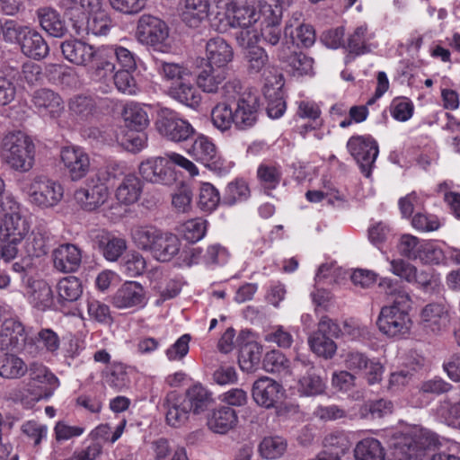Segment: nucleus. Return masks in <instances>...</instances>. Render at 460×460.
<instances>
[{"label":"nucleus","instance_id":"obj_1","mask_svg":"<svg viewBox=\"0 0 460 460\" xmlns=\"http://www.w3.org/2000/svg\"><path fill=\"white\" fill-rule=\"evenodd\" d=\"M379 287L393 297L391 305L381 308L376 321L379 331L390 338H402L407 335L411 327L409 294L396 282L387 278L381 279Z\"/></svg>","mask_w":460,"mask_h":460},{"label":"nucleus","instance_id":"obj_2","mask_svg":"<svg viewBox=\"0 0 460 460\" xmlns=\"http://www.w3.org/2000/svg\"><path fill=\"white\" fill-rule=\"evenodd\" d=\"M270 0H232L226 7L227 23L241 28L237 40L240 45L251 44L259 38L255 26L262 18V7Z\"/></svg>","mask_w":460,"mask_h":460},{"label":"nucleus","instance_id":"obj_3","mask_svg":"<svg viewBox=\"0 0 460 460\" xmlns=\"http://www.w3.org/2000/svg\"><path fill=\"white\" fill-rule=\"evenodd\" d=\"M35 153L32 139L22 131L9 132L0 142L2 163L18 172H28L33 168Z\"/></svg>","mask_w":460,"mask_h":460},{"label":"nucleus","instance_id":"obj_4","mask_svg":"<svg viewBox=\"0 0 460 460\" xmlns=\"http://www.w3.org/2000/svg\"><path fill=\"white\" fill-rule=\"evenodd\" d=\"M28 372L30 376L28 395L23 396L21 402L25 408H31L40 400L51 397L60 382L49 367L39 362L31 363Z\"/></svg>","mask_w":460,"mask_h":460},{"label":"nucleus","instance_id":"obj_5","mask_svg":"<svg viewBox=\"0 0 460 460\" xmlns=\"http://www.w3.org/2000/svg\"><path fill=\"white\" fill-rule=\"evenodd\" d=\"M22 190L31 205L43 209L57 206L64 195L59 182L43 175L34 176L25 181Z\"/></svg>","mask_w":460,"mask_h":460},{"label":"nucleus","instance_id":"obj_6","mask_svg":"<svg viewBox=\"0 0 460 460\" xmlns=\"http://www.w3.org/2000/svg\"><path fill=\"white\" fill-rule=\"evenodd\" d=\"M438 444L436 434L424 429H413L397 437L393 444L396 460H418L426 449Z\"/></svg>","mask_w":460,"mask_h":460},{"label":"nucleus","instance_id":"obj_7","mask_svg":"<svg viewBox=\"0 0 460 460\" xmlns=\"http://www.w3.org/2000/svg\"><path fill=\"white\" fill-rule=\"evenodd\" d=\"M73 31L78 36H106L113 26L110 14L103 9L102 2L96 10L79 13L70 17Z\"/></svg>","mask_w":460,"mask_h":460},{"label":"nucleus","instance_id":"obj_8","mask_svg":"<svg viewBox=\"0 0 460 460\" xmlns=\"http://www.w3.org/2000/svg\"><path fill=\"white\" fill-rule=\"evenodd\" d=\"M136 37L140 43L164 51L165 42L169 37V28L158 17L143 14L137 21Z\"/></svg>","mask_w":460,"mask_h":460},{"label":"nucleus","instance_id":"obj_9","mask_svg":"<svg viewBox=\"0 0 460 460\" xmlns=\"http://www.w3.org/2000/svg\"><path fill=\"white\" fill-rule=\"evenodd\" d=\"M347 149L359 165L361 172L368 178L378 155L377 143L369 137L354 136L348 140Z\"/></svg>","mask_w":460,"mask_h":460},{"label":"nucleus","instance_id":"obj_10","mask_svg":"<svg viewBox=\"0 0 460 460\" xmlns=\"http://www.w3.org/2000/svg\"><path fill=\"white\" fill-rule=\"evenodd\" d=\"M270 2L263 5L262 18L255 28L257 31L260 30V35L267 44L275 46L281 38L282 6L278 0H270Z\"/></svg>","mask_w":460,"mask_h":460},{"label":"nucleus","instance_id":"obj_11","mask_svg":"<svg viewBox=\"0 0 460 460\" xmlns=\"http://www.w3.org/2000/svg\"><path fill=\"white\" fill-rule=\"evenodd\" d=\"M60 160L68 177L73 181L84 178L91 169L89 155L77 146L62 147Z\"/></svg>","mask_w":460,"mask_h":460},{"label":"nucleus","instance_id":"obj_12","mask_svg":"<svg viewBox=\"0 0 460 460\" xmlns=\"http://www.w3.org/2000/svg\"><path fill=\"white\" fill-rule=\"evenodd\" d=\"M233 111L235 128L238 130H247L252 128L258 119V96L245 90V92L239 96L237 102L234 103Z\"/></svg>","mask_w":460,"mask_h":460},{"label":"nucleus","instance_id":"obj_13","mask_svg":"<svg viewBox=\"0 0 460 460\" xmlns=\"http://www.w3.org/2000/svg\"><path fill=\"white\" fill-rule=\"evenodd\" d=\"M156 128L162 136L173 142L185 141L195 132L187 120L178 118L170 111H165L160 115Z\"/></svg>","mask_w":460,"mask_h":460},{"label":"nucleus","instance_id":"obj_14","mask_svg":"<svg viewBox=\"0 0 460 460\" xmlns=\"http://www.w3.org/2000/svg\"><path fill=\"white\" fill-rule=\"evenodd\" d=\"M420 323L423 331L431 335H438L445 332L450 323L447 307L442 303L426 305L420 314Z\"/></svg>","mask_w":460,"mask_h":460},{"label":"nucleus","instance_id":"obj_15","mask_svg":"<svg viewBox=\"0 0 460 460\" xmlns=\"http://www.w3.org/2000/svg\"><path fill=\"white\" fill-rule=\"evenodd\" d=\"M31 103L35 111L45 119H57L65 111L61 96L48 88L36 90L32 93Z\"/></svg>","mask_w":460,"mask_h":460},{"label":"nucleus","instance_id":"obj_16","mask_svg":"<svg viewBox=\"0 0 460 460\" xmlns=\"http://www.w3.org/2000/svg\"><path fill=\"white\" fill-rule=\"evenodd\" d=\"M11 202H13V206L10 207L11 211L4 215L0 226V233L5 240L22 242L29 233L30 224L22 215L19 204L13 200Z\"/></svg>","mask_w":460,"mask_h":460},{"label":"nucleus","instance_id":"obj_17","mask_svg":"<svg viewBox=\"0 0 460 460\" xmlns=\"http://www.w3.org/2000/svg\"><path fill=\"white\" fill-rule=\"evenodd\" d=\"M296 371L305 370L304 375L298 381V392L304 395H317L324 391L325 385L319 375L315 373L313 363L305 357L298 355L293 365Z\"/></svg>","mask_w":460,"mask_h":460},{"label":"nucleus","instance_id":"obj_18","mask_svg":"<svg viewBox=\"0 0 460 460\" xmlns=\"http://www.w3.org/2000/svg\"><path fill=\"white\" fill-rule=\"evenodd\" d=\"M284 394V390L280 384L275 380L262 376L257 379L252 388V396L254 402L264 408L274 407Z\"/></svg>","mask_w":460,"mask_h":460},{"label":"nucleus","instance_id":"obj_19","mask_svg":"<svg viewBox=\"0 0 460 460\" xmlns=\"http://www.w3.org/2000/svg\"><path fill=\"white\" fill-rule=\"evenodd\" d=\"M111 303L118 309L143 307L146 305L144 288L137 281H126L114 293Z\"/></svg>","mask_w":460,"mask_h":460},{"label":"nucleus","instance_id":"obj_20","mask_svg":"<svg viewBox=\"0 0 460 460\" xmlns=\"http://www.w3.org/2000/svg\"><path fill=\"white\" fill-rule=\"evenodd\" d=\"M60 49L64 58L70 63L86 66L90 65L95 57L101 55V51L80 40H67L61 43Z\"/></svg>","mask_w":460,"mask_h":460},{"label":"nucleus","instance_id":"obj_21","mask_svg":"<svg viewBox=\"0 0 460 460\" xmlns=\"http://www.w3.org/2000/svg\"><path fill=\"white\" fill-rule=\"evenodd\" d=\"M278 58L285 63L294 76L310 75L313 74V58L302 52L292 50L286 42L278 49Z\"/></svg>","mask_w":460,"mask_h":460},{"label":"nucleus","instance_id":"obj_22","mask_svg":"<svg viewBox=\"0 0 460 460\" xmlns=\"http://www.w3.org/2000/svg\"><path fill=\"white\" fill-rule=\"evenodd\" d=\"M60 348L58 334L50 328H42L33 336L28 337L25 351L36 356L41 351L56 356Z\"/></svg>","mask_w":460,"mask_h":460},{"label":"nucleus","instance_id":"obj_23","mask_svg":"<svg viewBox=\"0 0 460 460\" xmlns=\"http://www.w3.org/2000/svg\"><path fill=\"white\" fill-rule=\"evenodd\" d=\"M28 338L25 329L17 319L10 318L3 322L0 329V349L19 350L23 347Z\"/></svg>","mask_w":460,"mask_h":460},{"label":"nucleus","instance_id":"obj_24","mask_svg":"<svg viewBox=\"0 0 460 460\" xmlns=\"http://www.w3.org/2000/svg\"><path fill=\"white\" fill-rule=\"evenodd\" d=\"M265 80L264 95L267 99V113L272 119H279L286 111V102L284 101L282 92L284 84L283 76L280 74H277L274 76V82L268 77Z\"/></svg>","mask_w":460,"mask_h":460},{"label":"nucleus","instance_id":"obj_25","mask_svg":"<svg viewBox=\"0 0 460 460\" xmlns=\"http://www.w3.org/2000/svg\"><path fill=\"white\" fill-rule=\"evenodd\" d=\"M53 263L56 270L69 273L76 271L82 261V252L75 244L64 243L53 251Z\"/></svg>","mask_w":460,"mask_h":460},{"label":"nucleus","instance_id":"obj_26","mask_svg":"<svg viewBox=\"0 0 460 460\" xmlns=\"http://www.w3.org/2000/svg\"><path fill=\"white\" fill-rule=\"evenodd\" d=\"M169 161L162 156L148 158L139 164V173L146 181L164 184L171 179Z\"/></svg>","mask_w":460,"mask_h":460},{"label":"nucleus","instance_id":"obj_27","mask_svg":"<svg viewBox=\"0 0 460 460\" xmlns=\"http://www.w3.org/2000/svg\"><path fill=\"white\" fill-rule=\"evenodd\" d=\"M109 197L108 187L97 182L75 192V199L84 210L93 211L105 203Z\"/></svg>","mask_w":460,"mask_h":460},{"label":"nucleus","instance_id":"obj_28","mask_svg":"<svg viewBox=\"0 0 460 460\" xmlns=\"http://www.w3.org/2000/svg\"><path fill=\"white\" fill-rule=\"evenodd\" d=\"M164 406L166 409V421L172 427H181L189 419L190 408L182 394L175 391L167 394Z\"/></svg>","mask_w":460,"mask_h":460},{"label":"nucleus","instance_id":"obj_29","mask_svg":"<svg viewBox=\"0 0 460 460\" xmlns=\"http://www.w3.org/2000/svg\"><path fill=\"white\" fill-rule=\"evenodd\" d=\"M189 153L194 156L196 160L204 164L211 170H217L221 166L217 147L212 140L206 136L200 135L197 137Z\"/></svg>","mask_w":460,"mask_h":460},{"label":"nucleus","instance_id":"obj_30","mask_svg":"<svg viewBox=\"0 0 460 460\" xmlns=\"http://www.w3.org/2000/svg\"><path fill=\"white\" fill-rule=\"evenodd\" d=\"M206 56L208 62V66L225 69L234 58V51L223 38L217 37L207 42Z\"/></svg>","mask_w":460,"mask_h":460},{"label":"nucleus","instance_id":"obj_31","mask_svg":"<svg viewBox=\"0 0 460 460\" xmlns=\"http://www.w3.org/2000/svg\"><path fill=\"white\" fill-rule=\"evenodd\" d=\"M95 242L102 256L109 261H117L127 250V241L123 237L107 231H101Z\"/></svg>","mask_w":460,"mask_h":460},{"label":"nucleus","instance_id":"obj_32","mask_svg":"<svg viewBox=\"0 0 460 460\" xmlns=\"http://www.w3.org/2000/svg\"><path fill=\"white\" fill-rule=\"evenodd\" d=\"M21 49L24 55L34 59L44 58L49 51L43 37L36 31L25 27L22 31Z\"/></svg>","mask_w":460,"mask_h":460},{"label":"nucleus","instance_id":"obj_33","mask_svg":"<svg viewBox=\"0 0 460 460\" xmlns=\"http://www.w3.org/2000/svg\"><path fill=\"white\" fill-rule=\"evenodd\" d=\"M210 4L208 0H184L181 17L182 22L191 28H197L208 16Z\"/></svg>","mask_w":460,"mask_h":460},{"label":"nucleus","instance_id":"obj_34","mask_svg":"<svg viewBox=\"0 0 460 460\" xmlns=\"http://www.w3.org/2000/svg\"><path fill=\"white\" fill-rule=\"evenodd\" d=\"M143 191V183L135 174L126 175L116 189L115 198L119 203L128 206L136 203Z\"/></svg>","mask_w":460,"mask_h":460},{"label":"nucleus","instance_id":"obj_35","mask_svg":"<svg viewBox=\"0 0 460 460\" xmlns=\"http://www.w3.org/2000/svg\"><path fill=\"white\" fill-rule=\"evenodd\" d=\"M181 250V241L173 234L160 233L150 253L159 261H170Z\"/></svg>","mask_w":460,"mask_h":460},{"label":"nucleus","instance_id":"obj_36","mask_svg":"<svg viewBox=\"0 0 460 460\" xmlns=\"http://www.w3.org/2000/svg\"><path fill=\"white\" fill-rule=\"evenodd\" d=\"M189 79L172 84L169 88V95L187 107L197 109L201 102V94Z\"/></svg>","mask_w":460,"mask_h":460},{"label":"nucleus","instance_id":"obj_37","mask_svg":"<svg viewBox=\"0 0 460 460\" xmlns=\"http://www.w3.org/2000/svg\"><path fill=\"white\" fill-rule=\"evenodd\" d=\"M182 395L186 404L194 414L204 412L213 402L211 393L199 383L189 387L185 394Z\"/></svg>","mask_w":460,"mask_h":460},{"label":"nucleus","instance_id":"obj_38","mask_svg":"<svg viewBox=\"0 0 460 460\" xmlns=\"http://www.w3.org/2000/svg\"><path fill=\"white\" fill-rule=\"evenodd\" d=\"M236 411L228 407L221 406L213 411L208 419V426L215 433L226 434L237 423Z\"/></svg>","mask_w":460,"mask_h":460},{"label":"nucleus","instance_id":"obj_39","mask_svg":"<svg viewBox=\"0 0 460 460\" xmlns=\"http://www.w3.org/2000/svg\"><path fill=\"white\" fill-rule=\"evenodd\" d=\"M30 303L39 310L50 308L53 304V292L50 286L44 280H35L27 289Z\"/></svg>","mask_w":460,"mask_h":460},{"label":"nucleus","instance_id":"obj_40","mask_svg":"<svg viewBox=\"0 0 460 460\" xmlns=\"http://www.w3.org/2000/svg\"><path fill=\"white\" fill-rule=\"evenodd\" d=\"M226 69H220L207 66L196 77L197 86L208 93H215L218 91L219 85L226 80Z\"/></svg>","mask_w":460,"mask_h":460},{"label":"nucleus","instance_id":"obj_41","mask_svg":"<svg viewBox=\"0 0 460 460\" xmlns=\"http://www.w3.org/2000/svg\"><path fill=\"white\" fill-rule=\"evenodd\" d=\"M68 110L79 121H87L97 112L96 100L88 95H75L68 102Z\"/></svg>","mask_w":460,"mask_h":460},{"label":"nucleus","instance_id":"obj_42","mask_svg":"<svg viewBox=\"0 0 460 460\" xmlns=\"http://www.w3.org/2000/svg\"><path fill=\"white\" fill-rule=\"evenodd\" d=\"M38 18L41 28L53 37H62L66 31L65 21L57 10L42 7L38 10Z\"/></svg>","mask_w":460,"mask_h":460},{"label":"nucleus","instance_id":"obj_43","mask_svg":"<svg viewBox=\"0 0 460 460\" xmlns=\"http://www.w3.org/2000/svg\"><path fill=\"white\" fill-rule=\"evenodd\" d=\"M257 41L258 40L249 45H242L247 49L244 54L247 69L250 74L260 73L262 69H265V71L269 70L271 73L270 69L274 70V67L269 66V57L265 49L261 47L254 46Z\"/></svg>","mask_w":460,"mask_h":460},{"label":"nucleus","instance_id":"obj_44","mask_svg":"<svg viewBox=\"0 0 460 460\" xmlns=\"http://www.w3.org/2000/svg\"><path fill=\"white\" fill-rule=\"evenodd\" d=\"M126 126L135 131L144 130L149 124V119L145 109L138 103H127L122 111Z\"/></svg>","mask_w":460,"mask_h":460},{"label":"nucleus","instance_id":"obj_45","mask_svg":"<svg viewBox=\"0 0 460 460\" xmlns=\"http://www.w3.org/2000/svg\"><path fill=\"white\" fill-rule=\"evenodd\" d=\"M155 460H189L183 447L172 446L166 438H158L152 443Z\"/></svg>","mask_w":460,"mask_h":460},{"label":"nucleus","instance_id":"obj_46","mask_svg":"<svg viewBox=\"0 0 460 460\" xmlns=\"http://www.w3.org/2000/svg\"><path fill=\"white\" fill-rule=\"evenodd\" d=\"M371 39L372 35L368 33L367 27L360 25L349 35L344 49L355 56L364 55L370 51L368 42Z\"/></svg>","mask_w":460,"mask_h":460},{"label":"nucleus","instance_id":"obj_47","mask_svg":"<svg viewBox=\"0 0 460 460\" xmlns=\"http://www.w3.org/2000/svg\"><path fill=\"white\" fill-rule=\"evenodd\" d=\"M294 23L292 21H288L284 29L286 37L290 36L292 46L301 45L302 47L308 48L314 43L315 33L313 27L309 24H298L294 31Z\"/></svg>","mask_w":460,"mask_h":460},{"label":"nucleus","instance_id":"obj_48","mask_svg":"<svg viewBox=\"0 0 460 460\" xmlns=\"http://www.w3.org/2000/svg\"><path fill=\"white\" fill-rule=\"evenodd\" d=\"M354 456L356 460H385V453L378 439L367 438L356 445Z\"/></svg>","mask_w":460,"mask_h":460},{"label":"nucleus","instance_id":"obj_49","mask_svg":"<svg viewBox=\"0 0 460 460\" xmlns=\"http://www.w3.org/2000/svg\"><path fill=\"white\" fill-rule=\"evenodd\" d=\"M50 247V234L43 227H36L26 241L29 255L40 257L47 254Z\"/></svg>","mask_w":460,"mask_h":460},{"label":"nucleus","instance_id":"obj_50","mask_svg":"<svg viewBox=\"0 0 460 460\" xmlns=\"http://www.w3.org/2000/svg\"><path fill=\"white\" fill-rule=\"evenodd\" d=\"M323 445L324 451H329L332 457L341 460V456L349 450L351 442L345 432L335 431L325 436Z\"/></svg>","mask_w":460,"mask_h":460},{"label":"nucleus","instance_id":"obj_51","mask_svg":"<svg viewBox=\"0 0 460 460\" xmlns=\"http://www.w3.org/2000/svg\"><path fill=\"white\" fill-rule=\"evenodd\" d=\"M103 376L105 383L118 391L127 387L130 383L128 367L121 362H112L106 367Z\"/></svg>","mask_w":460,"mask_h":460},{"label":"nucleus","instance_id":"obj_52","mask_svg":"<svg viewBox=\"0 0 460 460\" xmlns=\"http://www.w3.org/2000/svg\"><path fill=\"white\" fill-rule=\"evenodd\" d=\"M160 233V230L151 226H135L131 228V238L139 250L150 252Z\"/></svg>","mask_w":460,"mask_h":460},{"label":"nucleus","instance_id":"obj_53","mask_svg":"<svg viewBox=\"0 0 460 460\" xmlns=\"http://www.w3.org/2000/svg\"><path fill=\"white\" fill-rule=\"evenodd\" d=\"M29 366L14 354H5L0 359V376L4 378L14 379L23 376Z\"/></svg>","mask_w":460,"mask_h":460},{"label":"nucleus","instance_id":"obj_54","mask_svg":"<svg viewBox=\"0 0 460 460\" xmlns=\"http://www.w3.org/2000/svg\"><path fill=\"white\" fill-rule=\"evenodd\" d=\"M262 367L268 373L289 376L292 374L290 362L286 356L276 349L265 354L262 360Z\"/></svg>","mask_w":460,"mask_h":460},{"label":"nucleus","instance_id":"obj_55","mask_svg":"<svg viewBox=\"0 0 460 460\" xmlns=\"http://www.w3.org/2000/svg\"><path fill=\"white\" fill-rule=\"evenodd\" d=\"M57 292L59 302L76 301L83 293L82 283L75 276L63 278L57 285Z\"/></svg>","mask_w":460,"mask_h":460},{"label":"nucleus","instance_id":"obj_56","mask_svg":"<svg viewBox=\"0 0 460 460\" xmlns=\"http://www.w3.org/2000/svg\"><path fill=\"white\" fill-rule=\"evenodd\" d=\"M211 121L213 126L226 132L234 126V111L231 104L226 102L217 103L211 111Z\"/></svg>","mask_w":460,"mask_h":460},{"label":"nucleus","instance_id":"obj_57","mask_svg":"<svg viewBox=\"0 0 460 460\" xmlns=\"http://www.w3.org/2000/svg\"><path fill=\"white\" fill-rule=\"evenodd\" d=\"M146 269L145 257L137 251H130L124 255L119 262L120 271L129 277L135 278L142 275Z\"/></svg>","mask_w":460,"mask_h":460},{"label":"nucleus","instance_id":"obj_58","mask_svg":"<svg viewBox=\"0 0 460 460\" xmlns=\"http://www.w3.org/2000/svg\"><path fill=\"white\" fill-rule=\"evenodd\" d=\"M287 447V441L282 437H266L259 445V452L263 458L278 459L284 455Z\"/></svg>","mask_w":460,"mask_h":460},{"label":"nucleus","instance_id":"obj_59","mask_svg":"<svg viewBox=\"0 0 460 460\" xmlns=\"http://www.w3.org/2000/svg\"><path fill=\"white\" fill-rule=\"evenodd\" d=\"M261 347L255 342L246 343L240 350L239 365L242 370L252 372L260 363Z\"/></svg>","mask_w":460,"mask_h":460},{"label":"nucleus","instance_id":"obj_60","mask_svg":"<svg viewBox=\"0 0 460 460\" xmlns=\"http://www.w3.org/2000/svg\"><path fill=\"white\" fill-rule=\"evenodd\" d=\"M308 343L313 352L324 358H332L337 350L333 340L322 333H313L308 339Z\"/></svg>","mask_w":460,"mask_h":460},{"label":"nucleus","instance_id":"obj_61","mask_svg":"<svg viewBox=\"0 0 460 460\" xmlns=\"http://www.w3.org/2000/svg\"><path fill=\"white\" fill-rule=\"evenodd\" d=\"M179 232L186 241L197 243L206 234L207 221L201 217L188 220L181 225Z\"/></svg>","mask_w":460,"mask_h":460},{"label":"nucleus","instance_id":"obj_62","mask_svg":"<svg viewBox=\"0 0 460 460\" xmlns=\"http://www.w3.org/2000/svg\"><path fill=\"white\" fill-rule=\"evenodd\" d=\"M257 176L261 185L265 190H271L279 184L282 172L279 165L261 164L258 167Z\"/></svg>","mask_w":460,"mask_h":460},{"label":"nucleus","instance_id":"obj_63","mask_svg":"<svg viewBox=\"0 0 460 460\" xmlns=\"http://www.w3.org/2000/svg\"><path fill=\"white\" fill-rule=\"evenodd\" d=\"M221 200L219 191L209 182H203L199 187L198 205L206 212L215 210Z\"/></svg>","mask_w":460,"mask_h":460},{"label":"nucleus","instance_id":"obj_64","mask_svg":"<svg viewBox=\"0 0 460 460\" xmlns=\"http://www.w3.org/2000/svg\"><path fill=\"white\" fill-rule=\"evenodd\" d=\"M155 66L158 74L166 80L181 82L191 77V71L188 67L176 63L157 61Z\"/></svg>","mask_w":460,"mask_h":460}]
</instances>
